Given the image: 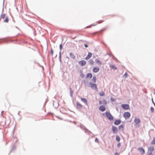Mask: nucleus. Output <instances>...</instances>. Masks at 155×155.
I'll list each match as a JSON object with an SVG mask.
<instances>
[{"instance_id": "f704fd0d", "label": "nucleus", "mask_w": 155, "mask_h": 155, "mask_svg": "<svg viewBox=\"0 0 155 155\" xmlns=\"http://www.w3.org/2000/svg\"><path fill=\"white\" fill-rule=\"evenodd\" d=\"M121 146L120 143H118L117 145V147H120Z\"/></svg>"}, {"instance_id": "e433bc0d", "label": "nucleus", "mask_w": 155, "mask_h": 155, "mask_svg": "<svg viewBox=\"0 0 155 155\" xmlns=\"http://www.w3.org/2000/svg\"><path fill=\"white\" fill-rule=\"evenodd\" d=\"M84 46L86 48H87L88 47V45L87 44H85L84 45Z\"/></svg>"}, {"instance_id": "4468645a", "label": "nucleus", "mask_w": 155, "mask_h": 155, "mask_svg": "<svg viewBox=\"0 0 155 155\" xmlns=\"http://www.w3.org/2000/svg\"><path fill=\"white\" fill-rule=\"evenodd\" d=\"M96 63L99 65H101L102 64V63L98 59H96L95 60Z\"/></svg>"}, {"instance_id": "7ed1b4c3", "label": "nucleus", "mask_w": 155, "mask_h": 155, "mask_svg": "<svg viewBox=\"0 0 155 155\" xmlns=\"http://www.w3.org/2000/svg\"><path fill=\"white\" fill-rule=\"evenodd\" d=\"M124 117L126 119H127L130 118V113L128 112H125L124 114L123 115Z\"/></svg>"}, {"instance_id": "6ab92c4d", "label": "nucleus", "mask_w": 155, "mask_h": 155, "mask_svg": "<svg viewBox=\"0 0 155 155\" xmlns=\"http://www.w3.org/2000/svg\"><path fill=\"white\" fill-rule=\"evenodd\" d=\"M92 81L94 83L96 82V78L95 76H94L93 77Z\"/></svg>"}, {"instance_id": "c756f323", "label": "nucleus", "mask_w": 155, "mask_h": 155, "mask_svg": "<svg viewBox=\"0 0 155 155\" xmlns=\"http://www.w3.org/2000/svg\"><path fill=\"white\" fill-rule=\"evenodd\" d=\"M96 24H95V25L92 24V25H91L90 26H89L87 27L86 28H91L92 26H96Z\"/></svg>"}, {"instance_id": "423d86ee", "label": "nucleus", "mask_w": 155, "mask_h": 155, "mask_svg": "<svg viewBox=\"0 0 155 155\" xmlns=\"http://www.w3.org/2000/svg\"><path fill=\"white\" fill-rule=\"evenodd\" d=\"M86 64V61L84 60H81L79 62V64L82 66L85 65Z\"/></svg>"}, {"instance_id": "ea45409f", "label": "nucleus", "mask_w": 155, "mask_h": 155, "mask_svg": "<svg viewBox=\"0 0 155 155\" xmlns=\"http://www.w3.org/2000/svg\"><path fill=\"white\" fill-rule=\"evenodd\" d=\"M104 101L105 102V104H106V101L105 100H104Z\"/></svg>"}, {"instance_id": "f8f14e48", "label": "nucleus", "mask_w": 155, "mask_h": 155, "mask_svg": "<svg viewBox=\"0 0 155 155\" xmlns=\"http://www.w3.org/2000/svg\"><path fill=\"white\" fill-rule=\"evenodd\" d=\"M92 56V54L91 53L89 52L87 56L86 57L85 59L87 60L89 59Z\"/></svg>"}, {"instance_id": "c9c22d12", "label": "nucleus", "mask_w": 155, "mask_h": 155, "mask_svg": "<svg viewBox=\"0 0 155 155\" xmlns=\"http://www.w3.org/2000/svg\"><path fill=\"white\" fill-rule=\"evenodd\" d=\"M53 52H53V50L52 49H51V54L52 55H53Z\"/></svg>"}, {"instance_id": "4be33fe9", "label": "nucleus", "mask_w": 155, "mask_h": 155, "mask_svg": "<svg viewBox=\"0 0 155 155\" xmlns=\"http://www.w3.org/2000/svg\"><path fill=\"white\" fill-rule=\"evenodd\" d=\"M124 126L123 125H120L119 127V129L120 130H123Z\"/></svg>"}, {"instance_id": "6e6552de", "label": "nucleus", "mask_w": 155, "mask_h": 155, "mask_svg": "<svg viewBox=\"0 0 155 155\" xmlns=\"http://www.w3.org/2000/svg\"><path fill=\"white\" fill-rule=\"evenodd\" d=\"M112 130L114 133H116L118 131L117 128L115 126H113L112 127Z\"/></svg>"}, {"instance_id": "7c9ffc66", "label": "nucleus", "mask_w": 155, "mask_h": 155, "mask_svg": "<svg viewBox=\"0 0 155 155\" xmlns=\"http://www.w3.org/2000/svg\"><path fill=\"white\" fill-rule=\"evenodd\" d=\"M150 111H151V112H153L154 111V108L153 107H150Z\"/></svg>"}, {"instance_id": "5701e85b", "label": "nucleus", "mask_w": 155, "mask_h": 155, "mask_svg": "<svg viewBox=\"0 0 155 155\" xmlns=\"http://www.w3.org/2000/svg\"><path fill=\"white\" fill-rule=\"evenodd\" d=\"M116 139L117 141L119 142L120 141V138L119 136L117 135L116 136Z\"/></svg>"}, {"instance_id": "1a4fd4ad", "label": "nucleus", "mask_w": 155, "mask_h": 155, "mask_svg": "<svg viewBox=\"0 0 155 155\" xmlns=\"http://www.w3.org/2000/svg\"><path fill=\"white\" fill-rule=\"evenodd\" d=\"M99 109L100 111L103 112L106 110V107L102 105L99 107Z\"/></svg>"}, {"instance_id": "f03ea898", "label": "nucleus", "mask_w": 155, "mask_h": 155, "mask_svg": "<svg viewBox=\"0 0 155 155\" xmlns=\"http://www.w3.org/2000/svg\"><path fill=\"white\" fill-rule=\"evenodd\" d=\"M134 122L135 124L134 125L136 127H139L140 126V125L138 124L140 122L139 118H135L134 120Z\"/></svg>"}, {"instance_id": "412c9836", "label": "nucleus", "mask_w": 155, "mask_h": 155, "mask_svg": "<svg viewBox=\"0 0 155 155\" xmlns=\"http://www.w3.org/2000/svg\"><path fill=\"white\" fill-rule=\"evenodd\" d=\"M89 63L91 65H93L94 63V62L93 60L91 59L89 61Z\"/></svg>"}, {"instance_id": "9d476101", "label": "nucleus", "mask_w": 155, "mask_h": 155, "mask_svg": "<svg viewBox=\"0 0 155 155\" xmlns=\"http://www.w3.org/2000/svg\"><path fill=\"white\" fill-rule=\"evenodd\" d=\"M137 149L140 151V153L142 155H143L145 153L144 149L142 147L139 148Z\"/></svg>"}, {"instance_id": "f257e3e1", "label": "nucleus", "mask_w": 155, "mask_h": 155, "mask_svg": "<svg viewBox=\"0 0 155 155\" xmlns=\"http://www.w3.org/2000/svg\"><path fill=\"white\" fill-rule=\"evenodd\" d=\"M105 114L106 117L109 120H113V117L112 116L110 112H106L105 113Z\"/></svg>"}, {"instance_id": "79ce46f5", "label": "nucleus", "mask_w": 155, "mask_h": 155, "mask_svg": "<svg viewBox=\"0 0 155 155\" xmlns=\"http://www.w3.org/2000/svg\"><path fill=\"white\" fill-rule=\"evenodd\" d=\"M154 94H155V93H154Z\"/></svg>"}, {"instance_id": "dca6fc26", "label": "nucleus", "mask_w": 155, "mask_h": 155, "mask_svg": "<svg viewBox=\"0 0 155 155\" xmlns=\"http://www.w3.org/2000/svg\"><path fill=\"white\" fill-rule=\"evenodd\" d=\"M77 107L78 108H81L82 107V105L79 102H77Z\"/></svg>"}, {"instance_id": "20e7f679", "label": "nucleus", "mask_w": 155, "mask_h": 155, "mask_svg": "<svg viewBox=\"0 0 155 155\" xmlns=\"http://www.w3.org/2000/svg\"><path fill=\"white\" fill-rule=\"evenodd\" d=\"M90 87L93 89H94L95 90H97V85L95 84H93L91 82H90L89 83Z\"/></svg>"}, {"instance_id": "2eb2a0df", "label": "nucleus", "mask_w": 155, "mask_h": 155, "mask_svg": "<svg viewBox=\"0 0 155 155\" xmlns=\"http://www.w3.org/2000/svg\"><path fill=\"white\" fill-rule=\"evenodd\" d=\"M81 100L86 105L87 104V100L84 98H81Z\"/></svg>"}, {"instance_id": "a878e982", "label": "nucleus", "mask_w": 155, "mask_h": 155, "mask_svg": "<svg viewBox=\"0 0 155 155\" xmlns=\"http://www.w3.org/2000/svg\"><path fill=\"white\" fill-rule=\"evenodd\" d=\"M104 21L103 20H100L98 21H97V24H100V23H102Z\"/></svg>"}, {"instance_id": "a19ab883", "label": "nucleus", "mask_w": 155, "mask_h": 155, "mask_svg": "<svg viewBox=\"0 0 155 155\" xmlns=\"http://www.w3.org/2000/svg\"><path fill=\"white\" fill-rule=\"evenodd\" d=\"M152 101H153V99H152ZM153 103H154V105H155V104L154 103L153 101Z\"/></svg>"}, {"instance_id": "bb28decb", "label": "nucleus", "mask_w": 155, "mask_h": 155, "mask_svg": "<svg viewBox=\"0 0 155 155\" xmlns=\"http://www.w3.org/2000/svg\"><path fill=\"white\" fill-rule=\"evenodd\" d=\"M128 76V74L126 72L123 75V77L125 78H126Z\"/></svg>"}, {"instance_id": "f3484780", "label": "nucleus", "mask_w": 155, "mask_h": 155, "mask_svg": "<svg viewBox=\"0 0 155 155\" xmlns=\"http://www.w3.org/2000/svg\"><path fill=\"white\" fill-rule=\"evenodd\" d=\"M92 75L91 73H89L87 74L86 75V78H91L92 77Z\"/></svg>"}, {"instance_id": "72a5a7b5", "label": "nucleus", "mask_w": 155, "mask_h": 155, "mask_svg": "<svg viewBox=\"0 0 155 155\" xmlns=\"http://www.w3.org/2000/svg\"><path fill=\"white\" fill-rule=\"evenodd\" d=\"M62 45L61 44L60 45V49L61 50L62 49Z\"/></svg>"}, {"instance_id": "58836bf2", "label": "nucleus", "mask_w": 155, "mask_h": 155, "mask_svg": "<svg viewBox=\"0 0 155 155\" xmlns=\"http://www.w3.org/2000/svg\"><path fill=\"white\" fill-rule=\"evenodd\" d=\"M114 155H118V154L116 152V153H115Z\"/></svg>"}, {"instance_id": "ddd939ff", "label": "nucleus", "mask_w": 155, "mask_h": 155, "mask_svg": "<svg viewBox=\"0 0 155 155\" xmlns=\"http://www.w3.org/2000/svg\"><path fill=\"white\" fill-rule=\"evenodd\" d=\"M121 123V120H116L114 122V124L116 125H118Z\"/></svg>"}, {"instance_id": "0eeeda50", "label": "nucleus", "mask_w": 155, "mask_h": 155, "mask_svg": "<svg viewBox=\"0 0 155 155\" xmlns=\"http://www.w3.org/2000/svg\"><path fill=\"white\" fill-rule=\"evenodd\" d=\"M100 70V68L98 67H95L93 68L92 71L93 72L96 73L98 72Z\"/></svg>"}, {"instance_id": "a211bd4d", "label": "nucleus", "mask_w": 155, "mask_h": 155, "mask_svg": "<svg viewBox=\"0 0 155 155\" xmlns=\"http://www.w3.org/2000/svg\"><path fill=\"white\" fill-rule=\"evenodd\" d=\"M70 56L71 58L72 59H75V56L73 54H72V53H70Z\"/></svg>"}, {"instance_id": "b1692460", "label": "nucleus", "mask_w": 155, "mask_h": 155, "mask_svg": "<svg viewBox=\"0 0 155 155\" xmlns=\"http://www.w3.org/2000/svg\"><path fill=\"white\" fill-rule=\"evenodd\" d=\"M8 21V18L7 17L5 18V20L4 21L5 22L7 23Z\"/></svg>"}, {"instance_id": "aec40b11", "label": "nucleus", "mask_w": 155, "mask_h": 155, "mask_svg": "<svg viewBox=\"0 0 155 155\" xmlns=\"http://www.w3.org/2000/svg\"><path fill=\"white\" fill-rule=\"evenodd\" d=\"M110 67L114 70H116L117 68L114 65H110Z\"/></svg>"}, {"instance_id": "393cba45", "label": "nucleus", "mask_w": 155, "mask_h": 155, "mask_svg": "<svg viewBox=\"0 0 155 155\" xmlns=\"http://www.w3.org/2000/svg\"><path fill=\"white\" fill-rule=\"evenodd\" d=\"M99 94H100V95L101 96H104L105 95L103 91H102V92H100Z\"/></svg>"}, {"instance_id": "9b49d317", "label": "nucleus", "mask_w": 155, "mask_h": 155, "mask_svg": "<svg viewBox=\"0 0 155 155\" xmlns=\"http://www.w3.org/2000/svg\"><path fill=\"white\" fill-rule=\"evenodd\" d=\"M154 150V148L153 147V146H150L148 148V151L149 152H153Z\"/></svg>"}, {"instance_id": "c85d7f7f", "label": "nucleus", "mask_w": 155, "mask_h": 155, "mask_svg": "<svg viewBox=\"0 0 155 155\" xmlns=\"http://www.w3.org/2000/svg\"><path fill=\"white\" fill-rule=\"evenodd\" d=\"M151 143L152 144H155V137L153 139Z\"/></svg>"}, {"instance_id": "4c0bfd02", "label": "nucleus", "mask_w": 155, "mask_h": 155, "mask_svg": "<svg viewBox=\"0 0 155 155\" xmlns=\"http://www.w3.org/2000/svg\"><path fill=\"white\" fill-rule=\"evenodd\" d=\"M99 104H102V101H99Z\"/></svg>"}, {"instance_id": "2f4dec72", "label": "nucleus", "mask_w": 155, "mask_h": 155, "mask_svg": "<svg viewBox=\"0 0 155 155\" xmlns=\"http://www.w3.org/2000/svg\"><path fill=\"white\" fill-rule=\"evenodd\" d=\"M95 141L96 142L98 143H99V141L98 140L97 138H95Z\"/></svg>"}, {"instance_id": "473e14b6", "label": "nucleus", "mask_w": 155, "mask_h": 155, "mask_svg": "<svg viewBox=\"0 0 155 155\" xmlns=\"http://www.w3.org/2000/svg\"><path fill=\"white\" fill-rule=\"evenodd\" d=\"M148 152L147 155H153L152 152Z\"/></svg>"}, {"instance_id": "cd10ccee", "label": "nucleus", "mask_w": 155, "mask_h": 155, "mask_svg": "<svg viewBox=\"0 0 155 155\" xmlns=\"http://www.w3.org/2000/svg\"><path fill=\"white\" fill-rule=\"evenodd\" d=\"M5 14H2L1 15V18L4 19L5 18Z\"/></svg>"}, {"instance_id": "39448f33", "label": "nucleus", "mask_w": 155, "mask_h": 155, "mask_svg": "<svg viewBox=\"0 0 155 155\" xmlns=\"http://www.w3.org/2000/svg\"><path fill=\"white\" fill-rule=\"evenodd\" d=\"M121 107L123 109L127 110L129 109L130 108L129 105L127 104H122Z\"/></svg>"}]
</instances>
